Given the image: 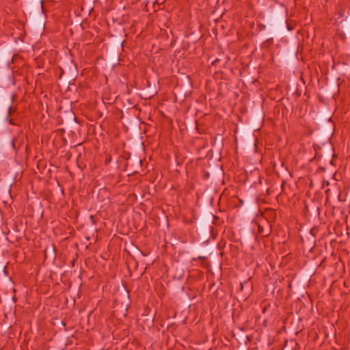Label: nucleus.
<instances>
[{"label": "nucleus", "instance_id": "nucleus-9", "mask_svg": "<svg viewBox=\"0 0 350 350\" xmlns=\"http://www.w3.org/2000/svg\"><path fill=\"white\" fill-rule=\"evenodd\" d=\"M6 119H7V120H8V121H9L10 124H14V122H12V119H10V120L8 117H7V118H6Z\"/></svg>", "mask_w": 350, "mask_h": 350}, {"label": "nucleus", "instance_id": "nucleus-5", "mask_svg": "<svg viewBox=\"0 0 350 350\" xmlns=\"http://www.w3.org/2000/svg\"><path fill=\"white\" fill-rule=\"evenodd\" d=\"M325 260H326V258H324L322 261L321 262L320 265H319V267H323V269L325 268Z\"/></svg>", "mask_w": 350, "mask_h": 350}, {"label": "nucleus", "instance_id": "nucleus-4", "mask_svg": "<svg viewBox=\"0 0 350 350\" xmlns=\"http://www.w3.org/2000/svg\"><path fill=\"white\" fill-rule=\"evenodd\" d=\"M116 46L118 47L119 51L123 50V42H117L116 44Z\"/></svg>", "mask_w": 350, "mask_h": 350}, {"label": "nucleus", "instance_id": "nucleus-1", "mask_svg": "<svg viewBox=\"0 0 350 350\" xmlns=\"http://www.w3.org/2000/svg\"><path fill=\"white\" fill-rule=\"evenodd\" d=\"M335 128V124L332 121L329 114L319 117L317 129L319 133L320 137L325 138L327 141L313 145L315 151V158L319 159L321 158H327L329 160L333 157L334 148L330 142V139L334 133Z\"/></svg>", "mask_w": 350, "mask_h": 350}, {"label": "nucleus", "instance_id": "nucleus-7", "mask_svg": "<svg viewBox=\"0 0 350 350\" xmlns=\"http://www.w3.org/2000/svg\"><path fill=\"white\" fill-rule=\"evenodd\" d=\"M10 145H11V146H12L13 148H14V140H13V139H11V140L10 141Z\"/></svg>", "mask_w": 350, "mask_h": 350}, {"label": "nucleus", "instance_id": "nucleus-10", "mask_svg": "<svg viewBox=\"0 0 350 350\" xmlns=\"http://www.w3.org/2000/svg\"><path fill=\"white\" fill-rule=\"evenodd\" d=\"M11 111H12V106L10 105L9 107H8V114L10 115L11 113Z\"/></svg>", "mask_w": 350, "mask_h": 350}, {"label": "nucleus", "instance_id": "nucleus-12", "mask_svg": "<svg viewBox=\"0 0 350 350\" xmlns=\"http://www.w3.org/2000/svg\"><path fill=\"white\" fill-rule=\"evenodd\" d=\"M43 8V5H42V3L41 2V8L42 9Z\"/></svg>", "mask_w": 350, "mask_h": 350}, {"label": "nucleus", "instance_id": "nucleus-11", "mask_svg": "<svg viewBox=\"0 0 350 350\" xmlns=\"http://www.w3.org/2000/svg\"><path fill=\"white\" fill-rule=\"evenodd\" d=\"M243 204V201L241 199H239V204L242 205Z\"/></svg>", "mask_w": 350, "mask_h": 350}, {"label": "nucleus", "instance_id": "nucleus-2", "mask_svg": "<svg viewBox=\"0 0 350 350\" xmlns=\"http://www.w3.org/2000/svg\"><path fill=\"white\" fill-rule=\"evenodd\" d=\"M287 16V10L283 5H280V7H278L273 14V21L275 26L280 25V24H284L287 23V21L286 19ZM287 27L288 30H291L292 28L288 25Z\"/></svg>", "mask_w": 350, "mask_h": 350}, {"label": "nucleus", "instance_id": "nucleus-3", "mask_svg": "<svg viewBox=\"0 0 350 350\" xmlns=\"http://www.w3.org/2000/svg\"><path fill=\"white\" fill-rule=\"evenodd\" d=\"M258 233L260 235H262V237H267L269 235V230L267 229V230H264V228L262 226L260 225H258Z\"/></svg>", "mask_w": 350, "mask_h": 350}, {"label": "nucleus", "instance_id": "nucleus-8", "mask_svg": "<svg viewBox=\"0 0 350 350\" xmlns=\"http://www.w3.org/2000/svg\"><path fill=\"white\" fill-rule=\"evenodd\" d=\"M219 61V59H215V61L213 62L212 65H216Z\"/></svg>", "mask_w": 350, "mask_h": 350}, {"label": "nucleus", "instance_id": "nucleus-6", "mask_svg": "<svg viewBox=\"0 0 350 350\" xmlns=\"http://www.w3.org/2000/svg\"><path fill=\"white\" fill-rule=\"evenodd\" d=\"M317 231H318V230H317V228H312V229L310 230V233H311L313 236H315V234H316V233H317Z\"/></svg>", "mask_w": 350, "mask_h": 350}]
</instances>
